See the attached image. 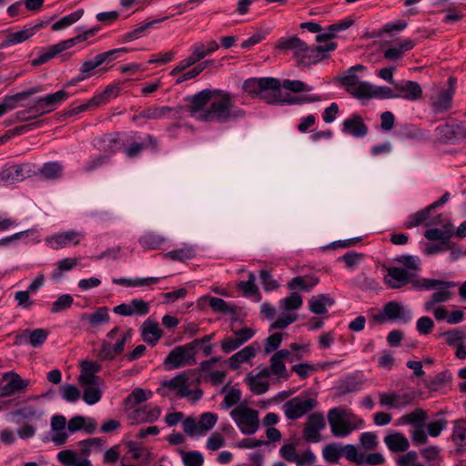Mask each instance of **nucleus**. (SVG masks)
I'll return each instance as SVG.
<instances>
[{"label": "nucleus", "mask_w": 466, "mask_h": 466, "mask_svg": "<svg viewBox=\"0 0 466 466\" xmlns=\"http://www.w3.org/2000/svg\"><path fill=\"white\" fill-rule=\"evenodd\" d=\"M337 47L335 42L325 45L309 46L304 41L297 36L281 37L276 48L282 51H292L297 58V65L301 67H308L328 57L326 53L333 51Z\"/></svg>", "instance_id": "1"}, {"label": "nucleus", "mask_w": 466, "mask_h": 466, "mask_svg": "<svg viewBox=\"0 0 466 466\" xmlns=\"http://www.w3.org/2000/svg\"><path fill=\"white\" fill-rule=\"evenodd\" d=\"M215 97L199 116V121L226 123L246 116L243 109L235 106L233 96L227 91L215 89Z\"/></svg>", "instance_id": "2"}, {"label": "nucleus", "mask_w": 466, "mask_h": 466, "mask_svg": "<svg viewBox=\"0 0 466 466\" xmlns=\"http://www.w3.org/2000/svg\"><path fill=\"white\" fill-rule=\"evenodd\" d=\"M456 286L457 283L454 281H445L433 279H421L420 283L415 284L416 289H424L426 290L436 289V291L433 292L430 299L424 303V309L427 311L433 309V307L436 304L449 301L453 295L450 289L455 288Z\"/></svg>", "instance_id": "3"}, {"label": "nucleus", "mask_w": 466, "mask_h": 466, "mask_svg": "<svg viewBox=\"0 0 466 466\" xmlns=\"http://www.w3.org/2000/svg\"><path fill=\"white\" fill-rule=\"evenodd\" d=\"M230 417L239 431L246 435L254 434L259 427L258 412L240 403L230 411Z\"/></svg>", "instance_id": "4"}, {"label": "nucleus", "mask_w": 466, "mask_h": 466, "mask_svg": "<svg viewBox=\"0 0 466 466\" xmlns=\"http://www.w3.org/2000/svg\"><path fill=\"white\" fill-rule=\"evenodd\" d=\"M198 350L191 343L177 346L173 349L164 360V366L168 369H178L187 365L196 364V354Z\"/></svg>", "instance_id": "5"}, {"label": "nucleus", "mask_w": 466, "mask_h": 466, "mask_svg": "<svg viewBox=\"0 0 466 466\" xmlns=\"http://www.w3.org/2000/svg\"><path fill=\"white\" fill-rule=\"evenodd\" d=\"M411 319L410 309L395 300L387 302L381 312L372 316V320L378 324H383L388 320H400L402 323H408Z\"/></svg>", "instance_id": "6"}, {"label": "nucleus", "mask_w": 466, "mask_h": 466, "mask_svg": "<svg viewBox=\"0 0 466 466\" xmlns=\"http://www.w3.org/2000/svg\"><path fill=\"white\" fill-rule=\"evenodd\" d=\"M348 416V412L340 408H332L328 411V422L334 437H347L356 429V426L347 420Z\"/></svg>", "instance_id": "7"}, {"label": "nucleus", "mask_w": 466, "mask_h": 466, "mask_svg": "<svg viewBox=\"0 0 466 466\" xmlns=\"http://www.w3.org/2000/svg\"><path fill=\"white\" fill-rule=\"evenodd\" d=\"M317 404L316 399L309 398L302 400L299 397H295L284 403L283 410L285 416L289 420H294L314 410Z\"/></svg>", "instance_id": "8"}, {"label": "nucleus", "mask_w": 466, "mask_h": 466, "mask_svg": "<svg viewBox=\"0 0 466 466\" xmlns=\"http://www.w3.org/2000/svg\"><path fill=\"white\" fill-rule=\"evenodd\" d=\"M243 89L251 97L259 96L262 92L271 90L274 93L280 94V82L273 77H262L259 79L250 78L244 82ZM276 96V94H274Z\"/></svg>", "instance_id": "9"}, {"label": "nucleus", "mask_w": 466, "mask_h": 466, "mask_svg": "<svg viewBox=\"0 0 466 466\" xmlns=\"http://www.w3.org/2000/svg\"><path fill=\"white\" fill-rule=\"evenodd\" d=\"M326 428V420L321 412H313L307 418L304 424L303 438L308 442L320 441V431Z\"/></svg>", "instance_id": "10"}, {"label": "nucleus", "mask_w": 466, "mask_h": 466, "mask_svg": "<svg viewBox=\"0 0 466 466\" xmlns=\"http://www.w3.org/2000/svg\"><path fill=\"white\" fill-rule=\"evenodd\" d=\"M380 404L393 409H401L411 405L416 399L415 391L399 393L396 391L381 392L379 394Z\"/></svg>", "instance_id": "11"}, {"label": "nucleus", "mask_w": 466, "mask_h": 466, "mask_svg": "<svg viewBox=\"0 0 466 466\" xmlns=\"http://www.w3.org/2000/svg\"><path fill=\"white\" fill-rule=\"evenodd\" d=\"M215 97V89H204L198 94L188 96L186 101L189 102L188 112L192 117L199 120V116L208 108V103Z\"/></svg>", "instance_id": "12"}, {"label": "nucleus", "mask_w": 466, "mask_h": 466, "mask_svg": "<svg viewBox=\"0 0 466 466\" xmlns=\"http://www.w3.org/2000/svg\"><path fill=\"white\" fill-rule=\"evenodd\" d=\"M385 283L391 289H400L408 283H411L415 288L416 283H420L421 279H414L408 271L402 268L390 267L384 278Z\"/></svg>", "instance_id": "13"}, {"label": "nucleus", "mask_w": 466, "mask_h": 466, "mask_svg": "<svg viewBox=\"0 0 466 466\" xmlns=\"http://www.w3.org/2000/svg\"><path fill=\"white\" fill-rule=\"evenodd\" d=\"M184 106H151L147 107L144 110L140 111L138 114L133 116V120L137 121L140 118L145 119H161L164 117H167L172 115L171 118L177 119L178 116L183 111Z\"/></svg>", "instance_id": "14"}, {"label": "nucleus", "mask_w": 466, "mask_h": 466, "mask_svg": "<svg viewBox=\"0 0 466 466\" xmlns=\"http://www.w3.org/2000/svg\"><path fill=\"white\" fill-rule=\"evenodd\" d=\"M188 380V374L182 372L171 380L164 381L163 386L167 387L172 390H177V395L181 398L188 397L191 393H194V400H199L202 396V390H198L196 391H192L189 390Z\"/></svg>", "instance_id": "15"}, {"label": "nucleus", "mask_w": 466, "mask_h": 466, "mask_svg": "<svg viewBox=\"0 0 466 466\" xmlns=\"http://www.w3.org/2000/svg\"><path fill=\"white\" fill-rule=\"evenodd\" d=\"M132 336V329H127L122 337L116 341V343L112 347L111 344L103 340L101 343V349L97 353V358L100 360H112L115 359L116 355H119L123 352L125 349V345L128 339H130Z\"/></svg>", "instance_id": "16"}, {"label": "nucleus", "mask_w": 466, "mask_h": 466, "mask_svg": "<svg viewBox=\"0 0 466 466\" xmlns=\"http://www.w3.org/2000/svg\"><path fill=\"white\" fill-rule=\"evenodd\" d=\"M84 235L76 230H69L52 236L47 239L53 249H61L71 246H76L83 239Z\"/></svg>", "instance_id": "17"}, {"label": "nucleus", "mask_w": 466, "mask_h": 466, "mask_svg": "<svg viewBox=\"0 0 466 466\" xmlns=\"http://www.w3.org/2000/svg\"><path fill=\"white\" fill-rule=\"evenodd\" d=\"M42 26L43 25L40 23L34 26L25 27L20 31L8 34L0 43V49L26 41L31 36H33Z\"/></svg>", "instance_id": "18"}, {"label": "nucleus", "mask_w": 466, "mask_h": 466, "mask_svg": "<svg viewBox=\"0 0 466 466\" xmlns=\"http://www.w3.org/2000/svg\"><path fill=\"white\" fill-rule=\"evenodd\" d=\"M368 127L359 115H352L344 120L342 131L355 137H363L368 134Z\"/></svg>", "instance_id": "19"}, {"label": "nucleus", "mask_w": 466, "mask_h": 466, "mask_svg": "<svg viewBox=\"0 0 466 466\" xmlns=\"http://www.w3.org/2000/svg\"><path fill=\"white\" fill-rule=\"evenodd\" d=\"M66 40L61 41L56 45L47 46L42 50L38 56L31 61L33 66H39L47 63L49 60L59 55L60 53L69 49Z\"/></svg>", "instance_id": "20"}, {"label": "nucleus", "mask_w": 466, "mask_h": 466, "mask_svg": "<svg viewBox=\"0 0 466 466\" xmlns=\"http://www.w3.org/2000/svg\"><path fill=\"white\" fill-rule=\"evenodd\" d=\"M6 380L5 385L2 388V396H11L15 392L25 390L28 384V380H24L17 373L7 372L4 376Z\"/></svg>", "instance_id": "21"}, {"label": "nucleus", "mask_w": 466, "mask_h": 466, "mask_svg": "<svg viewBox=\"0 0 466 466\" xmlns=\"http://www.w3.org/2000/svg\"><path fill=\"white\" fill-rule=\"evenodd\" d=\"M387 448L395 453L405 452L410 448L409 440L400 432L391 431L384 437Z\"/></svg>", "instance_id": "22"}, {"label": "nucleus", "mask_w": 466, "mask_h": 466, "mask_svg": "<svg viewBox=\"0 0 466 466\" xmlns=\"http://www.w3.org/2000/svg\"><path fill=\"white\" fill-rule=\"evenodd\" d=\"M43 90L42 86H35L27 90L18 92L15 95L5 96L1 103L5 113L16 107V104Z\"/></svg>", "instance_id": "23"}, {"label": "nucleus", "mask_w": 466, "mask_h": 466, "mask_svg": "<svg viewBox=\"0 0 466 466\" xmlns=\"http://www.w3.org/2000/svg\"><path fill=\"white\" fill-rule=\"evenodd\" d=\"M395 89L398 97L404 98L406 100H417L421 97L422 90L420 86L415 81H406L403 84L395 85Z\"/></svg>", "instance_id": "24"}, {"label": "nucleus", "mask_w": 466, "mask_h": 466, "mask_svg": "<svg viewBox=\"0 0 466 466\" xmlns=\"http://www.w3.org/2000/svg\"><path fill=\"white\" fill-rule=\"evenodd\" d=\"M289 356L290 352L288 350H280L275 352L270 358L271 374L288 379L284 360H287Z\"/></svg>", "instance_id": "25"}, {"label": "nucleus", "mask_w": 466, "mask_h": 466, "mask_svg": "<svg viewBox=\"0 0 466 466\" xmlns=\"http://www.w3.org/2000/svg\"><path fill=\"white\" fill-rule=\"evenodd\" d=\"M161 337L162 330L159 328L157 322L146 320L143 323L142 338L147 343L154 346L157 344V342L160 339Z\"/></svg>", "instance_id": "26"}, {"label": "nucleus", "mask_w": 466, "mask_h": 466, "mask_svg": "<svg viewBox=\"0 0 466 466\" xmlns=\"http://www.w3.org/2000/svg\"><path fill=\"white\" fill-rule=\"evenodd\" d=\"M438 129L448 140H465L466 126L462 123L441 126Z\"/></svg>", "instance_id": "27"}, {"label": "nucleus", "mask_w": 466, "mask_h": 466, "mask_svg": "<svg viewBox=\"0 0 466 466\" xmlns=\"http://www.w3.org/2000/svg\"><path fill=\"white\" fill-rule=\"evenodd\" d=\"M160 414L159 407L149 408V406H144L134 410L132 419L137 423L154 422L158 420Z\"/></svg>", "instance_id": "28"}, {"label": "nucleus", "mask_w": 466, "mask_h": 466, "mask_svg": "<svg viewBox=\"0 0 466 466\" xmlns=\"http://www.w3.org/2000/svg\"><path fill=\"white\" fill-rule=\"evenodd\" d=\"M25 177V165H14L2 170L0 180L13 184L24 180Z\"/></svg>", "instance_id": "29"}, {"label": "nucleus", "mask_w": 466, "mask_h": 466, "mask_svg": "<svg viewBox=\"0 0 466 466\" xmlns=\"http://www.w3.org/2000/svg\"><path fill=\"white\" fill-rule=\"evenodd\" d=\"M334 303V299L328 294H320L309 301V309L314 314L324 315L328 312L327 306H332Z\"/></svg>", "instance_id": "30"}, {"label": "nucleus", "mask_w": 466, "mask_h": 466, "mask_svg": "<svg viewBox=\"0 0 466 466\" xmlns=\"http://www.w3.org/2000/svg\"><path fill=\"white\" fill-rule=\"evenodd\" d=\"M319 281V278L315 276H299L289 281L288 288L289 289H300L309 292Z\"/></svg>", "instance_id": "31"}, {"label": "nucleus", "mask_w": 466, "mask_h": 466, "mask_svg": "<svg viewBox=\"0 0 466 466\" xmlns=\"http://www.w3.org/2000/svg\"><path fill=\"white\" fill-rule=\"evenodd\" d=\"M58 461L65 466H92L87 459H81L71 450L61 451L57 454Z\"/></svg>", "instance_id": "32"}, {"label": "nucleus", "mask_w": 466, "mask_h": 466, "mask_svg": "<svg viewBox=\"0 0 466 466\" xmlns=\"http://www.w3.org/2000/svg\"><path fill=\"white\" fill-rule=\"evenodd\" d=\"M165 240L166 239L163 236L152 231H148L139 238L138 242L143 248L144 251H148L159 248Z\"/></svg>", "instance_id": "33"}, {"label": "nucleus", "mask_w": 466, "mask_h": 466, "mask_svg": "<svg viewBox=\"0 0 466 466\" xmlns=\"http://www.w3.org/2000/svg\"><path fill=\"white\" fill-rule=\"evenodd\" d=\"M202 299L208 300V305L215 312L222 313L225 315L237 314V307L228 303L220 298L205 296Z\"/></svg>", "instance_id": "34"}, {"label": "nucleus", "mask_w": 466, "mask_h": 466, "mask_svg": "<svg viewBox=\"0 0 466 466\" xmlns=\"http://www.w3.org/2000/svg\"><path fill=\"white\" fill-rule=\"evenodd\" d=\"M255 349L252 346H247L228 360V366L233 370H238L241 363L248 361L255 357Z\"/></svg>", "instance_id": "35"}, {"label": "nucleus", "mask_w": 466, "mask_h": 466, "mask_svg": "<svg viewBox=\"0 0 466 466\" xmlns=\"http://www.w3.org/2000/svg\"><path fill=\"white\" fill-rule=\"evenodd\" d=\"M452 97L451 91L441 90L431 97V106L438 113L445 112L451 108Z\"/></svg>", "instance_id": "36"}, {"label": "nucleus", "mask_w": 466, "mask_h": 466, "mask_svg": "<svg viewBox=\"0 0 466 466\" xmlns=\"http://www.w3.org/2000/svg\"><path fill=\"white\" fill-rule=\"evenodd\" d=\"M147 139L148 143H147V142H142V143L133 142L130 145V147H128L127 148L125 149L126 155L128 157L132 158V157H137L143 149L148 147L149 146H151L153 149H156L157 147V141L154 138V137L151 135H147Z\"/></svg>", "instance_id": "37"}, {"label": "nucleus", "mask_w": 466, "mask_h": 466, "mask_svg": "<svg viewBox=\"0 0 466 466\" xmlns=\"http://www.w3.org/2000/svg\"><path fill=\"white\" fill-rule=\"evenodd\" d=\"M219 48L218 44L215 40L205 43H197L193 46V54L196 58L200 61L207 56L214 53Z\"/></svg>", "instance_id": "38"}, {"label": "nucleus", "mask_w": 466, "mask_h": 466, "mask_svg": "<svg viewBox=\"0 0 466 466\" xmlns=\"http://www.w3.org/2000/svg\"><path fill=\"white\" fill-rule=\"evenodd\" d=\"M167 17H163L161 19L152 20L144 24L139 25L134 30L125 34L122 36L123 42H130L135 39L139 38L148 28H151L155 24L160 23L166 20Z\"/></svg>", "instance_id": "39"}, {"label": "nucleus", "mask_w": 466, "mask_h": 466, "mask_svg": "<svg viewBox=\"0 0 466 466\" xmlns=\"http://www.w3.org/2000/svg\"><path fill=\"white\" fill-rule=\"evenodd\" d=\"M63 166L58 162H48L39 169L40 175L46 179L54 180L62 176Z\"/></svg>", "instance_id": "40"}, {"label": "nucleus", "mask_w": 466, "mask_h": 466, "mask_svg": "<svg viewBox=\"0 0 466 466\" xmlns=\"http://www.w3.org/2000/svg\"><path fill=\"white\" fill-rule=\"evenodd\" d=\"M88 319L89 324L92 327L99 326L103 323H108L110 317L108 314V309L106 307H99L96 311L91 314H85L83 319Z\"/></svg>", "instance_id": "41"}, {"label": "nucleus", "mask_w": 466, "mask_h": 466, "mask_svg": "<svg viewBox=\"0 0 466 466\" xmlns=\"http://www.w3.org/2000/svg\"><path fill=\"white\" fill-rule=\"evenodd\" d=\"M349 93L358 99H370L373 97V86L369 82H360Z\"/></svg>", "instance_id": "42"}, {"label": "nucleus", "mask_w": 466, "mask_h": 466, "mask_svg": "<svg viewBox=\"0 0 466 466\" xmlns=\"http://www.w3.org/2000/svg\"><path fill=\"white\" fill-rule=\"evenodd\" d=\"M452 441L456 446L466 444V420H458L454 421L453 431L451 435Z\"/></svg>", "instance_id": "43"}, {"label": "nucleus", "mask_w": 466, "mask_h": 466, "mask_svg": "<svg viewBox=\"0 0 466 466\" xmlns=\"http://www.w3.org/2000/svg\"><path fill=\"white\" fill-rule=\"evenodd\" d=\"M83 14L84 10L79 9L66 16H63L61 19L52 25V30L58 31L73 25L82 17Z\"/></svg>", "instance_id": "44"}, {"label": "nucleus", "mask_w": 466, "mask_h": 466, "mask_svg": "<svg viewBox=\"0 0 466 466\" xmlns=\"http://www.w3.org/2000/svg\"><path fill=\"white\" fill-rule=\"evenodd\" d=\"M246 381L254 394L260 395L268 390L269 383L267 380H262L258 376L248 374Z\"/></svg>", "instance_id": "45"}, {"label": "nucleus", "mask_w": 466, "mask_h": 466, "mask_svg": "<svg viewBox=\"0 0 466 466\" xmlns=\"http://www.w3.org/2000/svg\"><path fill=\"white\" fill-rule=\"evenodd\" d=\"M452 235L451 226H445V229L431 228L425 231L424 237L429 240H440L441 242H448Z\"/></svg>", "instance_id": "46"}, {"label": "nucleus", "mask_w": 466, "mask_h": 466, "mask_svg": "<svg viewBox=\"0 0 466 466\" xmlns=\"http://www.w3.org/2000/svg\"><path fill=\"white\" fill-rule=\"evenodd\" d=\"M78 263L76 258H66L59 260L56 263V268L52 273V278L55 280L59 279L62 277L63 271H68L74 268Z\"/></svg>", "instance_id": "47"}, {"label": "nucleus", "mask_w": 466, "mask_h": 466, "mask_svg": "<svg viewBox=\"0 0 466 466\" xmlns=\"http://www.w3.org/2000/svg\"><path fill=\"white\" fill-rule=\"evenodd\" d=\"M196 256L195 250L191 247H185L177 250H172L165 254V257L171 260H177L184 262Z\"/></svg>", "instance_id": "48"}, {"label": "nucleus", "mask_w": 466, "mask_h": 466, "mask_svg": "<svg viewBox=\"0 0 466 466\" xmlns=\"http://www.w3.org/2000/svg\"><path fill=\"white\" fill-rule=\"evenodd\" d=\"M323 457L329 463H336L341 457V446L337 443H329L323 448Z\"/></svg>", "instance_id": "49"}, {"label": "nucleus", "mask_w": 466, "mask_h": 466, "mask_svg": "<svg viewBox=\"0 0 466 466\" xmlns=\"http://www.w3.org/2000/svg\"><path fill=\"white\" fill-rule=\"evenodd\" d=\"M212 63H213L212 60H206V61L197 65L196 66H194L189 71L180 75L178 76V78L176 80V84L178 85V84H181V83H183V82H185L187 80H189V79L197 77L200 73H202L207 68V66L208 65H210Z\"/></svg>", "instance_id": "50"}, {"label": "nucleus", "mask_w": 466, "mask_h": 466, "mask_svg": "<svg viewBox=\"0 0 466 466\" xmlns=\"http://www.w3.org/2000/svg\"><path fill=\"white\" fill-rule=\"evenodd\" d=\"M426 419L427 413L424 410L421 409H417L414 411L405 414L401 417V420L405 423L413 424L416 427H420Z\"/></svg>", "instance_id": "51"}, {"label": "nucleus", "mask_w": 466, "mask_h": 466, "mask_svg": "<svg viewBox=\"0 0 466 466\" xmlns=\"http://www.w3.org/2000/svg\"><path fill=\"white\" fill-rule=\"evenodd\" d=\"M342 456L358 464L362 463L364 461L363 453L359 452L357 448L352 444L341 446V457Z\"/></svg>", "instance_id": "52"}, {"label": "nucleus", "mask_w": 466, "mask_h": 466, "mask_svg": "<svg viewBox=\"0 0 466 466\" xmlns=\"http://www.w3.org/2000/svg\"><path fill=\"white\" fill-rule=\"evenodd\" d=\"M217 420V415L212 412L203 413L198 420V434H203L211 430L215 426Z\"/></svg>", "instance_id": "53"}, {"label": "nucleus", "mask_w": 466, "mask_h": 466, "mask_svg": "<svg viewBox=\"0 0 466 466\" xmlns=\"http://www.w3.org/2000/svg\"><path fill=\"white\" fill-rule=\"evenodd\" d=\"M102 393L98 385H89L85 387L83 392V400L88 405H93L98 402L101 399Z\"/></svg>", "instance_id": "54"}, {"label": "nucleus", "mask_w": 466, "mask_h": 466, "mask_svg": "<svg viewBox=\"0 0 466 466\" xmlns=\"http://www.w3.org/2000/svg\"><path fill=\"white\" fill-rule=\"evenodd\" d=\"M431 211V209L428 206L427 208L412 214L406 222V228H411L420 225L429 218Z\"/></svg>", "instance_id": "55"}, {"label": "nucleus", "mask_w": 466, "mask_h": 466, "mask_svg": "<svg viewBox=\"0 0 466 466\" xmlns=\"http://www.w3.org/2000/svg\"><path fill=\"white\" fill-rule=\"evenodd\" d=\"M182 454V460L185 466H202L204 463V458L201 452L198 451H192L185 452L180 451Z\"/></svg>", "instance_id": "56"}, {"label": "nucleus", "mask_w": 466, "mask_h": 466, "mask_svg": "<svg viewBox=\"0 0 466 466\" xmlns=\"http://www.w3.org/2000/svg\"><path fill=\"white\" fill-rule=\"evenodd\" d=\"M152 395L151 391H146L141 388H136L125 400L127 404H139L148 400Z\"/></svg>", "instance_id": "57"}, {"label": "nucleus", "mask_w": 466, "mask_h": 466, "mask_svg": "<svg viewBox=\"0 0 466 466\" xmlns=\"http://www.w3.org/2000/svg\"><path fill=\"white\" fill-rule=\"evenodd\" d=\"M73 297L68 294L61 295L57 299L53 302L51 306V312L56 314L65 309H69L73 304Z\"/></svg>", "instance_id": "58"}, {"label": "nucleus", "mask_w": 466, "mask_h": 466, "mask_svg": "<svg viewBox=\"0 0 466 466\" xmlns=\"http://www.w3.org/2000/svg\"><path fill=\"white\" fill-rule=\"evenodd\" d=\"M48 334L49 332L45 329H36L31 330L28 336L29 344L34 348L42 346L46 340Z\"/></svg>", "instance_id": "59"}, {"label": "nucleus", "mask_w": 466, "mask_h": 466, "mask_svg": "<svg viewBox=\"0 0 466 466\" xmlns=\"http://www.w3.org/2000/svg\"><path fill=\"white\" fill-rule=\"evenodd\" d=\"M255 274L249 273L248 279L247 281H240L238 284V288L243 291L245 296H253L258 292V289L255 284Z\"/></svg>", "instance_id": "60"}, {"label": "nucleus", "mask_w": 466, "mask_h": 466, "mask_svg": "<svg viewBox=\"0 0 466 466\" xmlns=\"http://www.w3.org/2000/svg\"><path fill=\"white\" fill-rule=\"evenodd\" d=\"M241 395L242 393L240 390L231 388L224 397V400L221 402V407L223 409H229L234 405H237L241 400Z\"/></svg>", "instance_id": "61"}, {"label": "nucleus", "mask_w": 466, "mask_h": 466, "mask_svg": "<svg viewBox=\"0 0 466 466\" xmlns=\"http://www.w3.org/2000/svg\"><path fill=\"white\" fill-rule=\"evenodd\" d=\"M280 86H282L284 89H287V90H289V91H292V92H295V93H299V92H304V91H310L312 89L311 86L306 85L302 81H299V80H289V79L284 80L282 82V84L280 83Z\"/></svg>", "instance_id": "62"}, {"label": "nucleus", "mask_w": 466, "mask_h": 466, "mask_svg": "<svg viewBox=\"0 0 466 466\" xmlns=\"http://www.w3.org/2000/svg\"><path fill=\"white\" fill-rule=\"evenodd\" d=\"M68 94L65 90H59L56 93L47 95L46 96H42L44 103L46 105V106H55L61 102L67 99Z\"/></svg>", "instance_id": "63"}, {"label": "nucleus", "mask_w": 466, "mask_h": 466, "mask_svg": "<svg viewBox=\"0 0 466 466\" xmlns=\"http://www.w3.org/2000/svg\"><path fill=\"white\" fill-rule=\"evenodd\" d=\"M60 390L63 399L66 401L75 402L80 398V391L75 385L66 384Z\"/></svg>", "instance_id": "64"}]
</instances>
